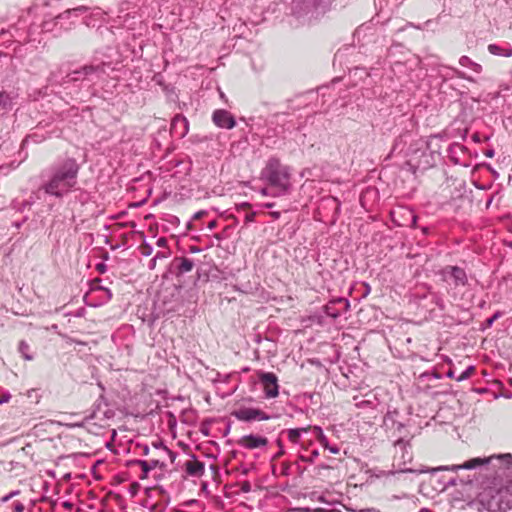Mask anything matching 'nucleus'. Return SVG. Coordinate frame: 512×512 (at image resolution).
I'll list each match as a JSON object with an SVG mask.
<instances>
[{
  "instance_id": "nucleus-16",
  "label": "nucleus",
  "mask_w": 512,
  "mask_h": 512,
  "mask_svg": "<svg viewBox=\"0 0 512 512\" xmlns=\"http://www.w3.org/2000/svg\"><path fill=\"white\" fill-rule=\"evenodd\" d=\"M334 303H343V304H344V306H345V309H348V308H349V306H350L349 301H348V300H345V299H342V298H340V299H338V300H336V301H334V302H332V303H330V304L326 305V307H325V313H326V315H327V316H329V317H332V318H334V319H336V318H338V317L340 316L339 311H337V310H335V309L333 308V304H334Z\"/></svg>"
},
{
  "instance_id": "nucleus-44",
  "label": "nucleus",
  "mask_w": 512,
  "mask_h": 512,
  "mask_svg": "<svg viewBox=\"0 0 512 512\" xmlns=\"http://www.w3.org/2000/svg\"><path fill=\"white\" fill-rule=\"evenodd\" d=\"M494 155V152L492 150L486 152V156L492 157Z\"/></svg>"
},
{
  "instance_id": "nucleus-42",
  "label": "nucleus",
  "mask_w": 512,
  "mask_h": 512,
  "mask_svg": "<svg viewBox=\"0 0 512 512\" xmlns=\"http://www.w3.org/2000/svg\"><path fill=\"white\" fill-rule=\"evenodd\" d=\"M271 215L273 218L278 219L280 217V212H272Z\"/></svg>"
},
{
  "instance_id": "nucleus-37",
  "label": "nucleus",
  "mask_w": 512,
  "mask_h": 512,
  "mask_svg": "<svg viewBox=\"0 0 512 512\" xmlns=\"http://www.w3.org/2000/svg\"><path fill=\"white\" fill-rule=\"evenodd\" d=\"M498 318V314H495L493 317L489 318L487 320V325L488 326H491L493 324V322Z\"/></svg>"
},
{
  "instance_id": "nucleus-36",
  "label": "nucleus",
  "mask_w": 512,
  "mask_h": 512,
  "mask_svg": "<svg viewBox=\"0 0 512 512\" xmlns=\"http://www.w3.org/2000/svg\"><path fill=\"white\" fill-rule=\"evenodd\" d=\"M354 512H380V511L375 508H367V509H360V510H357Z\"/></svg>"
},
{
  "instance_id": "nucleus-7",
  "label": "nucleus",
  "mask_w": 512,
  "mask_h": 512,
  "mask_svg": "<svg viewBox=\"0 0 512 512\" xmlns=\"http://www.w3.org/2000/svg\"><path fill=\"white\" fill-rule=\"evenodd\" d=\"M233 416L240 420L245 422L255 421V420H269L271 417L263 412L262 410L258 408H252V407H241L237 410H235L233 413Z\"/></svg>"
},
{
  "instance_id": "nucleus-20",
  "label": "nucleus",
  "mask_w": 512,
  "mask_h": 512,
  "mask_svg": "<svg viewBox=\"0 0 512 512\" xmlns=\"http://www.w3.org/2000/svg\"><path fill=\"white\" fill-rule=\"evenodd\" d=\"M315 434H316V438L317 440L319 441V443L323 446V447H328V439L327 437L325 436V434L323 433V430L321 427L319 426H314L311 428Z\"/></svg>"
},
{
  "instance_id": "nucleus-34",
  "label": "nucleus",
  "mask_w": 512,
  "mask_h": 512,
  "mask_svg": "<svg viewBox=\"0 0 512 512\" xmlns=\"http://www.w3.org/2000/svg\"><path fill=\"white\" fill-rule=\"evenodd\" d=\"M11 398V395L9 393H5L2 398L0 399V404L7 403Z\"/></svg>"
},
{
  "instance_id": "nucleus-22",
  "label": "nucleus",
  "mask_w": 512,
  "mask_h": 512,
  "mask_svg": "<svg viewBox=\"0 0 512 512\" xmlns=\"http://www.w3.org/2000/svg\"><path fill=\"white\" fill-rule=\"evenodd\" d=\"M181 124L183 126V132L182 135H185L188 132V121L185 117L181 115H177L173 121L172 125L175 127L176 125Z\"/></svg>"
},
{
  "instance_id": "nucleus-3",
  "label": "nucleus",
  "mask_w": 512,
  "mask_h": 512,
  "mask_svg": "<svg viewBox=\"0 0 512 512\" xmlns=\"http://www.w3.org/2000/svg\"><path fill=\"white\" fill-rule=\"evenodd\" d=\"M394 460L393 467L397 470V472L402 473H423V470H414L410 467H407L408 464L412 462L413 455L411 451V447L404 441H398L394 446Z\"/></svg>"
},
{
  "instance_id": "nucleus-47",
  "label": "nucleus",
  "mask_w": 512,
  "mask_h": 512,
  "mask_svg": "<svg viewBox=\"0 0 512 512\" xmlns=\"http://www.w3.org/2000/svg\"><path fill=\"white\" fill-rule=\"evenodd\" d=\"M265 207H266V208H271V207H273V203L265 204Z\"/></svg>"
},
{
  "instance_id": "nucleus-15",
  "label": "nucleus",
  "mask_w": 512,
  "mask_h": 512,
  "mask_svg": "<svg viewBox=\"0 0 512 512\" xmlns=\"http://www.w3.org/2000/svg\"><path fill=\"white\" fill-rule=\"evenodd\" d=\"M310 429L311 426L288 429L286 431L288 440L293 444H300L302 434L307 433Z\"/></svg>"
},
{
  "instance_id": "nucleus-6",
  "label": "nucleus",
  "mask_w": 512,
  "mask_h": 512,
  "mask_svg": "<svg viewBox=\"0 0 512 512\" xmlns=\"http://www.w3.org/2000/svg\"><path fill=\"white\" fill-rule=\"evenodd\" d=\"M258 377L263 386L265 397L268 399L277 397L279 394L277 376L272 372H260Z\"/></svg>"
},
{
  "instance_id": "nucleus-21",
  "label": "nucleus",
  "mask_w": 512,
  "mask_h": 512,
  "mask_svg": "<svg viewBox=\"0 0 512 512\" xmlns=\"http://www.w3.org/2000/svg\"><path fill=\"white\" fill-rule=\"evenodd\" d=\"M135 465H138L142 470V474L140 475L139 478L141 480L146 479L148 477V473L151 471V469L149 468L150 463H148V461L145 460H137L135 462Z\"/></svg>"
},
{
  "instance_id": "nucleus-25",
  "label": "nucleus",
  "mask_w": 512,
  "mask_h": 512,
  "mask_svg": "<svg viewBox=\"0 0 512 512\" xmlns=\"http://www.w3.org/2000/svg\"><path fill=\"white\" fill-rule=\"evenodd\" d=\"M474 370V366L467 367L459 376L456 377V380L460 382L469 378L473 374Z\"/></svg>"
},
{
  "instance_id": "nucleus-27",
  "label": "nucleus",
  "mask_w": 512,
  "mask_h": 512,
  "mask_svg": "<svg viewBox=\"0 0 512 512\" xmlns=\"http://www.w3.org/2000/svg\"><path fill=\"white\" fill-rule=\"evenodd\" d=\"M19 494H20V491H19V490L11 491L9 494H7V495L3 496V497L1 498V501H2L3 503L8 502L11 498H13V497H15V496H17V495H19Z\"/></svg>"
},
{
  "instance_id": "nucleus-13",
  "label": "nucleus",
  "mask_w": 512,
  "mask_h": 512,
  "mask_svg": "<svg viewBox=\"0 0 512 512\" xmlns=\"http://www.w3.org/2000/svg\"><path fill=\"white\" fill-rule=\"evenodd\" d=\"M334 0H302L308 10L324 12Z\"/></svg>"
},
{
  "instance_id": "nucleus-23",
  "label": "nucleus",
  "mask_w": 512,
  "mask_h": 512,
  "mask_svg": "<svg viewBox=\"0 0 512 512\" xmlns=\"http://www.w3.org/2000/svg\"><path fill=\"white\" fill-rule=\"evenodd\" d=\"M29 351V345L25 341H21L19 343V352L22 354L25 360H32L33 357L28 353Z\"/></svg>"
},
{
  "instance_id": "nucleus-10",
  "label": "nucleus",
  "mask_w": 512,
  "mask_h": 512,
  "mask_svg": "<svg viewBox=\"0 0 512 512\" xmlns=\"http://www.w3.org/2000/svg\"><path fill=\"white\" fill-rule=\"evenodd\" d=\"M183 468L188 476L201 477L205 471V465L195 456H191L184 464Z\"/></svg>"
},
{
  "instance_id": "nucleus-11",
  "label": "nucleus",
  "mask_w": 512,
  "mask_h": 512,
  "mask_svg": "<svg viewBox=\"0 0 512 512\" xmlns=\"http://www.w3.org/2000/svg\"><path fill=\"white\" fill-rule=\"evenodd\" d=\"M267 444L268 440L266 437L253 434L245 435L239 440V445L246 449L265 447Z\"/></svg>"
},
{
  "instance_id": "nucleus-9",
  "label": "nucleus",
  "mask_w": 512,
  "mask_h": 512,
  "mask_svg": "<svg viewBox=\"0 0 512 512\" xmlns=\"http://www.w3.org/2000/svg\"><path fill=\"white\" fill-rule=\"evenodd\" d=\"M212 119L215 125L219 128L232 129L236 125V121L232 114L223 109L214 111Z\"/></svg>"
},
{
  "instance_id": "nucleus-31",
  "label": "nucleus",
  "mask_w": 512,
  "mask_h": 512,
  "mask_svg": "<svg viewBox=\"0 0 512 512\" xmlns=\"http://www.w3.org/2000/svg\"><path fill=\"white\" fill-rule=\"evenodd\" d=\"M156 245L158 247H162V248L166 247L167 246V239L165 237L158 238L157 241H156Z\"/></svg>"
},
{
  "instance_id": "nucleus-48",
  "label": "nucleus",
  "mask_w": 512,
  "mask_h": 512,
  "mask_svg": "<svg viewBox=\"0 0 512 512\" xmlns=\"http://www.w3.org/2000/svg\"><path fill=\"white\" fill-rule=\"evenodd\" d=\"M422 231L424 234H426V233H428V228L424 227V228H422Z\"/></svg>"
},
{
  "instance_id": "nucleus-43",
  "label": "nucleus",
  "mask_w": 512,
  "mask_h": 512,
  "mask_svg": "<svg viewBox=\"0 0 512 512\" xmlns=\"http://www.w3.org/2000/svg\"><path fill=\"white\" fill-rule=\"evenodd\" d=\"M164 257H166V255L158 252L154 258L158 259V258H164Z\"/></svg>"
},
{
  "instance_id": "nucleus-32",
  "label": "nucleus",
  "mask_w": 512,
  "mask_h": 512,
  "mask_svg": "<svg viewBox=\"0 0 512 512\" xmlns=\"http://www.w3.org/2000/svg\"><path fill=\"white\" fill-rule=\"evenodd\" d=\"M148 463H150L149 465V468L151 470H153L154 468H156L157 466H160L161 468L164 467V465L162 463H160L158 460H151V461H148Z\"/></svg>"
},
{
  "instance_id": "nucleus-26",
  "label": "nucleus",
  "mask_w": 512,
  "mask_h": 512,
  "mask_svg": "<svg viewBox=\"0 0 512 512\" xmlns=\"http://www.w3.org/2000/svg\"><path fill=\"white\" fill-rule=\"evenodd\" d=\"M356 407L359 408V409H363V408H366V407L374 408L375 405H374V403L371 400H361V401L356 403Z\"/></svg>"
},
{
  "instance_id": "nucleus-1",
  "label": "nucleus",
  "mask_w": 512,
  "mask_h": 512,
  "mask_svg": "<svg viewBox=\"0 0 512 512\" xmlns=\"http://www.w3.org/2000/svg\"><path fill=\"white\" fill-rule=\"evenodd\" d=\"M80 166L74 158H67L50 168L48 179L41 189L48 195L62 198L77 184Z\"/></svg>"
},
{
  "instance_id": "nucleus-14",
  "label": "nucleus",
  "mask_w": 512,
  "mask_h": 512,
  "mask_svg": "<svg viewBox=\"0 0 512 512\" xmlns=\"http://www.w3.org/2000/svg\"><path fill=\"white\" fill-rule=\"evenodd\" d=\"M488 51L496 56L510 57L512 56V47L509 44L504 46L497 44L488 45Z\"/></svg>"
},
{
  "instance_id": "nucleus-46",
  "label": "nucleus",
  "mask_w": 512,
  "mask_h": 512,
  "mask_svg": "<svg viewBox=\"0 0 512 512\" xmlns=\"http://www.w3.org/2000/svg\"><path fill=\"white\" fill-rule=\"evenodd\" d=\"M243 490H244V491H248V490H249V485H248V484H245V485L243 486Z\"/></svg>"
},
{
  "instance_id": "nucleus-12",
  "label": "nucleus",
  "mask_w": 512,
  "mask_h": 512,
  "mask_svg": "<svg viewBox=\"0 0 512 512\" xmlns=\"http://www.w3.org/2000/svg\"><path fill=\"white\" fill-rule=\"evenodd\" d=\"M493 493L494 491L492 488H485L478 494L476 500L468 502V506H473V504L477 501L481 505L482 509L492 511V498L494 497Z\"/></svg>"
},
{
  "instance_id": "nucleus-19",
  "label": "nucleus",
  "mask_w": 512,
  "mask_h": 512,
  "mask_svg": "<svg viewBox=\"0 0 512 512\" xmlns=\"http://www.w3.org/2000/svg\"><path fill=\"white\" fill-rule=\"evenodd\" d=\"M194 267V262L189 258H181L180 265H179V271L181 273H187L190 272Z\"/></svg>"
},
{
  "instance_id": "nucleus-45",
  "label": "nucleus",
  "mask_w": 512,
  "mask_h": 512,
  "mask_svg": "<svg viewBox=\"0 0 512 512\" xmlns=\"http://www.w3.org/2000/svg\"><path fill=\"white\" fill-rule=\"evenodd\" d=\"M447 376L450 377V378H453L454 377V373L452 371H449L447 373Z\"/></svg>"
},
{
  "instance_id": "nucleus-38",
  "label": "nucleus",
  "mask_w": 512,
  "mask_h": 512,
  "mask_svg": "<svg viewBox=\"0 0 512 512\" xmlns=\"http://www.w3.org/2000/svg\"><path fill=\"white\" fill-rule=\"evenodd\" d=\"M207 227L209 230H213L216 227V221L213 220V221L209 222Z\"/></svg>"
},
{
  "instance_id": "nucleus-5",
  "label": "nucleus",
  "mask_w": 512,
  "mask_h": 512,
  "mask_svg": "<svg viewBox=\"0 0 512 512\" xmlns=\"http://www.w3.org/2000/svg\"><path fill=\"white\" fill-rule=\"evenodd\" d=\"M442 279L446 282L451 280L455 287L465 286L468 283V277L464 269L458 266H447L441 271Z\"/></svg>"
},
{
  "instance_id": "nucleus-40",
  "label": "nucleus",
  "mask_w": 512,
  "mask_h": 512,
  "mask_svg": "<svg viewBox=\"0 0 512 512\" xmlns=\"http://www.w3.org/2000/svg\"><path fill=\"white\" fill-rule=\"evenodd\" d=\"M318 455H319V452H318L317 450H314V451L312 452V454H311V461H312L314 458L318 457Z\"/></svg>"
},
{
  "instance_id": "nucleus-17",
  "label": "nucleus",
  "mask_w": 512,
  "mask_h": 512,
  "mask_svg": "<svg viewBox=\"0 0 512 512\" xmlns=\"http://www.w3.org/2000/svg\"><path fill=\"white\" fill-rule=\"evenodd\" d=\"M459 64L463 67H468L470 68L473 72L479 74L481 73L482 71V67L480 64L474 62L473 60H471L469 57L467 56H462L460 59H459Z\"/></svg>"
},
{
  "instance_id": "nucleus-24",
  "label": "nucleus",
  "mask_w": 512,
  "mask_h": 512,
  "mask_svg": "<svg viewBox=\"0 0 512 512\" xmlns=\"http://www.w3.org/2000/svg\"><path fill=\"white\" fill-rule=\"evenodd\" d=\"M155 447L161 449L164 453H166L168 455L169 459L171 460V462L175 461L176 456H177V454L175 452H173L170 449H168L162 443L155 444Z\"/></svg>"
},
{
  "instance_id": "nucleus-29",
  "label": "nucleus",
  "mask_w": 512,
  "mask_h": 512,
  "mask_svg": "<svg viewBox=\"0 0 512 512\" xmlns=\"http://www.w3.org/2000/svg\"><path fill=\"white\" fill-rule=\"evenodd\" d=\"M453 72L455 73V75L459 78H462V79H465V80H468V81H474L471 77L469 76H466L465 73H463L462 71L460 70H457V69H453Z\"/></svg>"
},
{
  "instance_id": "nucleus-28",
  "label": "nucleus",
  "mask_w": 512,
  "mask_h": 512,
  "mask_svg": "<svg viewBox=\"0 0 512 512\" xmlns=\"http://www.w3.org/2000/svg\"><path fill=\"white\" fill-rule=\"evenodd\" d=\"M13 512H23L25 507L22 502L16 501L12 505Z\"/></svg>"
},
{
  "instance_id": "nucleus-49",
  "label": "nucleus",
  "mask_w": 512,
  "mask_h": 512,
  "mask_svg": "<svg viewBox=\"0 0 512 512\" xmlns=\"http://www.w3.org/2000/svg\"><path fill=\"white\" fill-rule=\"evenodd\" d=\"M76 10H81L82 11V10H85V8L84 7H80V8H77Z\"/></svg>"
},
{
  "instance_id": "nucleus-2",
  "label": "nucleus",
  "mask_w": 512,
  "mask_h": 512,
  "mask_svg": "<svg viewBox=\"0 0 512 512\" xmlns=\"http://www.w3.org/2000/svg\"><path fill=\"white\" fill-rule=\"evenodd\" d=\"M261 179L266 180L277 190L273 196L285 195L291 189V169L276 158L268 160L261 171Z\"/></svg>"
},
{
  "instance_id": "nucleus-33",
  "label": "nucleus",
  "mask_w": 512,
  "mask_h": 512,
  "mask_svg": "<svg viewBox=\"0 0 512 512\" xmlns=\"http://www.w3.org/2000/svg\"><path fill=\"white\" fill-rule=\"evenodd\" d=\"M325 449L329 450L332 454H338L340 449L338 446L334 445V446H331L328 444V447H324Z\"/></svg>"
},
{
  "instance_id": "nucleus-8",
  "label": "nucleus",
  "mask_w": 512,
  "mask_h": 512,
  "mask_svg": "<svg viewBox=\"0 0 512 512\" xmlns=\"http://www.w3.org/2000/svg\"><path fill=\"white\" fill-rule=\"evenodd\" d=\"M393 221L399 226H411L416 227L417 215L413 210L405 207H401L392 213Z\"/></svg>"
},
{
  "instance_id": "nucleus-41",
  "label": "nucleus",
  "mask_w": 512,
  "mask_h": 512,
  "mask_svg": "<svg viewBox=\"0 0 512 512\" xmlns=\"http://www.w3.org/2000/svg\"><path fill=\"white\" fill-rule=\"evenodd\" d=\"M156 261L157 259L156 258H153L151 261H150V268L153 269L156 265Z\"/></svg>"
},
{
  "instance_id": "nucleus-4",
  "label": "nucleus",
  "mask_w": 512,
  "mask_h": 512,
  "mask_svg": "<svg viewBox=\"0 0 512 512\" xmlns=\"http://www.w3.org/2000/svg\"><path fill=\"white\" fill-rule=\"evenodd\" d=\"M497 458L501 460H505L510 466H512V455L511 454H500V455H492L489 457H477L472 458L470 460L465 461L463 464L460 465H452V466H440L438 468H435L434 471H458L460 469H476L480 466L489 464L492 459Z\"/></svg>"
},
{
  "instance_id": "nucleus-35",
  "label": "nucleus",
  "mask_w": 512,
  "mask_h": 512,
  "mask_svg": "<svg viewBox=\"0 0 512 512\" xmlns=\"http://www.w3.org/2000/svg\"><path fill=\"white\" fill-rule=\"evenodd\" d=\"M204 215H206V211H198L197 213L194 214L193 216V219H200L201 217H203Z\"/></svg>"
},
{
  "instance_id": "nucleus-18",
  "label": "nucleus",
  "mask_w": 512,
  "mask_h": 512,
  "mask_svg": "<svg viewBox=\"0 0 512 512\" xmlns=\"http://www.w3.org/2000/svg\"><path fill=\"white\" fill-rule=\"evenodd\" d=\"M12 98L6 92H0V111H6L11 108Z\"/></svg>"
},
{
  "instance_id": "nucleus-39",
  "label": "nucleus",
  "mask_w": 512,
  "mask_h": 512,
  "mask_svg": "<svg viewBox=\"0 0 512 512\" xmlns=\"http://www.w3.org/2000/svg\"><path fill=\"white\" fill-rule=\"evenodd\" d=\"M260 193H261L263 196H268V195H270L268 188H262V189L260 190Z\"/></svg>"
},
{
  "instance_id": "nucleus-30",
  "label": "nucleus",
  "mask_w": 512,
  "mask_h": 512,
  "mask_svg": "<svg viewBox=\"0 0 512 512\" xmlns=\"http://www.w3.org/2000/svg\"><path fill=\"white\" fill-rule=\"evenodd\" d=\"M141 253L144 255V256H149L151 253H152V247L149 246V245H144L142 248H141Z\"/></svg>"
}]
</instances>
